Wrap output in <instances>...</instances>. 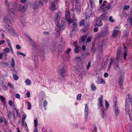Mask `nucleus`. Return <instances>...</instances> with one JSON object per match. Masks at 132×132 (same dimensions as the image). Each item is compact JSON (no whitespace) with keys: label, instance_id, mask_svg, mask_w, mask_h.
<instances>
[{"label":"nucleus","instance_id":"obj_1","mask_svg":"<svg viewBox=\"0 0 132 132\" xmlns=\"http://www.w3.org/2000/svg\"><path fill=\"white\" fill-rule=\"evenodd\" d=\"M3 20L5 26L7 27V29H8V31L10 32L11 31L12 28L10 26L11 23L10 20L5 17L3 18Z\"/></svg>","mask_w":132,"mask_h":132},{"label":"nucleus","instance_id":"obj_2","mask_svg":"<svg viewBox=\"0 0 132 132\" xmlns=\"http://www.w3.org/2000/svg\"><path fill=\"white\" fill-rule=\"evenodd\" d=\"M61 23H62L60 26V25L59 23L57 24V32H59V33L60 31L63 30L65 27V22H62Z\"/></svg>","mask_w":132,"mask_h":132},{"label":"nucleus","instance_id":"obj_3","mask_svg":"<svg viewBox=\"0 0 132 132\" xmlns=\"http://www.w3.org/2000/svg\"><path fill=\"white\" fill-rule=\"evenodd\" d=\"M125 77L123 75H121L118 78V83L120 87L122 89H123V80L124 79Z\"/></svg>","mask_w":132,"mask_h":132},{"label":"nucleus","instance_id":"obj_4","mask_svg":"<svg viewBox=\"0 0 132 132\" xmlns=\"http://www.w3.org/2000/svg\"><path fill=\"white\" fill-rule=\"evenodd\" d=\"M125 111L126 114L129 115L130 120L132 121V110L128 106H126Z\"/></svg>","mask_w":132,"mask_h":132},{"label":"nucleus","instance_id":"obj_5","mask_svg":"<svg viewBox=\"0 0 132 132\" xmlns=\"http://www.w3.org/2000/svg\"><path fill=\"white\" fill-rule=\"evenodd\" d=\"M98 100L100 101V103L99 104V106L101 107H102V109L101 110V111L102 112V114L101 115V116L103 118H104V116L105 115L104 111V108L103 104V100L102 99H100V98H98Z\"/></svg>","mask_w":132,"mask_h":132},{"label":"nucleus","instance_id":"obj_6","mask_svg":"<svg viewBox=\"0 0 132 132\" xmlns=\"http://www.w3.org/2000/svg\"><path fill=\"white\" fill-rule=\"evenodd\" d=\"M116 100L115 102H114V103L115 105V107L114 108V112L115 113V116H118L120 112V110L119 109V107H118L117 106H116V103L117 102V97H115Z\"/></svg>","mask_w":132,"mask_h":132},{"label":"nucleus","instance_id":"obj_7","mask_svg":"<svg viewBox=\"0 0 132 132\" xmlns=\"http://www.w3.org/2000/svg\"><path fill=\"white\" fill-rule=\"evenodd\" d=\"M66 70L63 66L60 72V76L61 77L63 78H64L66 75Z\"/></svg>","mask_w":132,"mask_h":132},{"label":"nucleus","instance_id":"obj_8","mask_svg":"<svg viewBox=\"0 0 132 132\" xmlns=\"http://www.w3.org/2000/svg\"><path fill=\"white\" fill-rule=\"evenodd\" d=\"M89 20H87L86 22V25L85 26L82 31L84 32H86L87 31L89 30Z\"/></svg>","mask_w":132,"mask_h":132},{"label":"nucleus","instance_id":"obj_9","mask_svg":"<svg viewBox=\"0 0 132 132\" xmlns=\"http://www.w3.org/2000/svg\"><path fill=\"white\" fill-rule=\"evenodd\" d=\"M59 0H55L53 3L51 4V6H50V9L52 11H54L55 9V4Z\"/></svg>","mask_w":132,"mask_h":132},{"label":"nucleus","instance_id":"obj_10","mask_svg":"<svg viewBox=\"0 0 132 132\" xmlns=\"http://www.w3.org/2000/svg\"><path fill=\"white\" fill-rule=\"evenodd\" d=\"M38 2V0H36L33 4V6L34 9H38V7H41V6L40 5L39 3Z\"/></svg>","mask_w":132,"mask_h":132},{"label":"nucleus","instance_id":"obj_11","mask_svg":"<svg viewBox=\"0 0 132 132\" xmlns=\"http://www.w3.org/2000/svg\"><path fill=\"white\" fill-rule=\"evenodd\" d=\"M73 27L71 30L72 31H76L78 29V24L77 22H74L72 24Z\"/></svg>","mask_w":132,"mask_h":132},{"label":"nucleus","instance_id":"obj_12","mask_svg":"<svg viewBox=\"0 0 132 132\" xmlns=\"http://www.w3.org/2000/svg\"><path fill=\"white\" fill-rule=\"evenodd\" d=\"M20 19L21 24L24 26L26 23V20L25 18L24 17L23 15H21L20 16Z\"/></svg>","mask_w":132,"mask_h":132},{"label":"nucleus","instance_id":"obj_13","mask_svg":"<svg viewBox=\"0 0 132 132\" xmlns=\"http://www.w3.org/2000/svg\"><path fill=\"white\" fill-rule=\"evenodd\" d=\"M88 19L86 18L84 20L82 19L79 22V26H85L86 25V22L87 20Z\"/></svg>","mask_w":132,"mask_h":132},{"label":"nucleus","instance_id":"obj_14","mask_svg":"<svg viewBox=\"0 0 132 132\" xmlns=\"http://www.w3.org/2000/svg\"><path fill=\"white\" fill-rule=\"evenodd\" d=\"M96 83H97L98 84H104L105 82V80L102 78L100 79L98 78L96 81Z\"/></svg>","mask_w":132,"mask_h":132},{"label":"nucleus","instance_id":"obj_15","mask_svg":"<svg viewBox=\"0 0 132 132\" xmlns=\"http://www.w3.org/2000/svg\"><path fill=\"white\" fill-rule=\"evenodd\" d=\"M75 10L78 14L81 11V8L80 5H75Z\"/></svg>","mask_w":132,"mask_h":132},{"label":"nucleus","instance_id":"obj_16","mask_svg":"<svg viewBox=\"0 0 132 132\" xmlns=\"http://www.w3.org/2000/svg\"><path fill=\"white\" fill-rule=\"evenodd\" d=\"M56 14V16L55 20V21H56L58 22V20L61 19V12L59 11Z\"/></svg>","mask_w":132,"mask_h":132},{"label":"nucleus","instance_id":"obj_17","mask_svg":"<svg viewBox=\"0 0 132 132\" xmlns=\"http://www.w3.org/2000/svg\"><path fill=\"white\" fill-rule=\"evenodd\" d=\"M81 49V47L80 46H75V48L74 49V51L76 53H78L79 51H80Z\"/></svg>","mask_w":132,"mask_h":132},{"label":"nucleus","instance_id":"obj_18","mask_svg":"<svg viewBox=\"0 0 132 132\" xmlns=\"http://www.w3.org/2000/svg\"><path fill=\"white\" fill-rule=\"evenodd\" d=\"M114 68L116 70H119L120 69L119 63H117L116 62H115L114 64Z\"/></svg>","mask_w":132,"mask_h":132},{"label":"nucleus","instance_id":"obj_19","mask_svg":"<svg viewBox=\"0 0 132 132\" xmlns=\"http://www.w3.org/2000/svg\"><path fill=\"white\" fill-rule=\"evenodd\" d=\"M118 32V30L114 29L112 34V37L113 38H115L117 37Z\"/></svg>","mask_w":132,"mask_h":132},{"label":"nucleus","instance_id":"obj_20","mask_svg":"<svg viewBox=\"0 0 132 132\" xmlns=\"http://www.w3.org/2000/svg\"><path fill=\"white\" fill-rule=\"evenodd\" d=\"M8 116L9 119L10 120L12 118H14V115L12 112H9L8 114Z\"/></svg>","mask_w":132,"mask_h":132},{"label":"nucleus","instance_id":"obj_21","mask_svg":"<svg viewBox=\"0 0 132 132\" xmlns=\"http://www.w3.org/2000/svg\"><path fill=\"white\" fill-rule=\"evenodd\" d=\"M107 13H103L100 16L101 18L104 20H106L107 17L106 16V14Z\"/></svg>","mask_w":132,"mask_h":132},{"label":"nucleus","instance_id":"obj_22","mask_svg":"<svg viewBox=\"0 0 132 132\" xmlns=\"http://www.w3.org/2000/svg\"><path fill=\"white\" fill-rule=\"evenodd\" d=\"M87 36L85 35L82 36L81 38V39H80L79 43H81V41L82 42H85V41L86 39Z\"/></svg>","mask_w":132,"mask_h":132},{"label":"nucleus","instance_id":"obj_23","mask_svg":"<svg viewBox=\"0 0 132 132\" xmlns=\"http://www.w3.org/2000/svg\"><path fill=\"white\" fill-rule=\"evenodd\" d=\"M39 99L41 101H43L45 99V97L44 96L42 95L41 93H40L39 95Z\"/></svg>","mask_w":132,"mask_h":132},{"label":"nucleus","instance_id":"obj_24","mask_svg":"<svg viewBox=\"0 0 132 132\" xmlns=\"http://www.w3.org/2000/svg\"><path fill=\"white\" fill-rule=\"evenodd\" d=\"M70 15V12L69 11H67L65 12V19H67L69 18Z\"/></svg>","mask_w":132,"mask_h":132},{"label":"nucleus","instance_id":"obj_25","mask_svg":"<svg viewBox=\"0 0 132 132\" xmlns=\"http://www.w3.org/2000/svg\"><path fill=\"white\" fill-rule=\"evenodd\" d=\"M9 12L10 13H12L13 14H14V13L15 11V7L13 8L10 7H9Z\"/></svg>","mask_w":132,"mask_h":132},{"label":"nucleus","instance_id":"obj_26","mask_svg":"<svg viewBox=\"0 0 132 132\" xmlns=\"http://www.w3.org/2000/svg\"><path fill=\"white\" fill-rule=\"evenodd\" d=\"M22 122V126H24L25 128L26 129H28V127L27 126V124L26 122L25 121H22L21 120Z\"/></svg>","mask_w":132,"mask_h":132},{"label":"nucleus","instance_id":"obj_27","mask_svg":"<svg viewBox=\"0 0 132 132\" xmlns=\"http://www.w3.org/2000/svg\"><path fill=\"white\" fill-rule=\"evenodd\" d=\"M95 43H93L92 44V47L91 49V52H93V53H95Z\"/></svg>","mask_w":132,"mask_h":132},{"label":"nucleus","instance_id":"obj_28","mask_svg":"<svg viewBox=\"0 0 132 132\" xmlns=\"http://www.w3.org/2000/svg\"><path fill=\"white\" fill-rule=\"evenodd\" d=\"M121 48H119L117 51V56H120V55L122 54V52H121Z\"/></svg>","mask_w":132,"mask_h":132},{"label":"nucleus","instance_id":"obj_29","mask_svg":"<svg viewBox=\"0 0 132 132\" xmlns=\"http://www.w3.org/2000/svg\"><path fill=\"white\" fill-rule=\"evenodd\" d=\"M122 16L123 18L124 17L126 18L127 16V14L126 13V12L125 10H123L122 12Z\"/></svg>","mask_w":132,"mask_h":132},{"label":"nucleus","instance_id":"obj_30","mask_svg":"<svg viewBox=\"0 0 132 132\" xmlns=\"http://www.w3.org/2000/svg\"><path fill=\"white\" fill-rule=\"evenodd\" d=\"M91 88L92 89V90L93 91H95L96 89V87L94 85L93 83H92L91 84Z\"/></svg>","mask_w":132,"mask_h":132},{"label":"nucleus","instance_id":"obj_31","mask_svg":"<svg viewBox=\"0 0 132 132\" xmlns=\"http://www.w3.org/2000/svg\"><path fill=\"white\" fill-rule=\"evenodd\" d=\"M38 2L39 3L40 6H41V7L43 6L44 5V3L45 1V0H38Z\"/></svg>","mask_w":132,"mask_h":132},{"label":"nucleus","instance_id":"obj_32","mask_svg":"<svg viewBox=\"0 0 132 132\" xmlns=\"http://www.w3.org/2000/svg\"><path fill=\"white\" fill-rule=\"evenodd\" d=\"M109 32L108 29L105 30V31H104L102 32V35L103 36H105L106 35L109 34Z\"/></svg>","mask_w":132,"mask_h":132},{"label":"nucleus","instance_id":"obj_33","mask_svg":"<svg viewBox=\"0 0 132 132\" xmlns=\"http://www.w3.org/2000/svg\"><path fill=\"white\" fill-rule=\"evenodd\" d=\"M58 51L59 53L64 51V50L62 47H61V45H60L58 46Z\"/></svg>","mask_w":132,"mask_h":132},{"label":"nucleus","instance_id":"obj_34","mask_svg":"<svg viewBox=\"0 0 132 132\" xmlns=\"http://www.w3.org/2000/svg\"><path fill=\"white\" fill-rule=\"evenodd\" d=\"M11 65L13 68H14L15 65V64L14 60L13 58H12V61L11 62Z\"/></svg>","mask_w":132,"mask_h":132},{"label":"nucleus","instance_id":"obj_35","mask_svg":"<svg viewBox=\"0 0 132 132\" xmlns=\"http://www.w3.org/2000/svg\"><path fill=\"white\" fill-rule=\"evenodd\" d=\"M102 24L103 23L102 22V20H100L99 23L96 24H95V27H100L102 26Z\"/></svg>","mask_w":132,"mask_h":132},{"label":"nucleus","instance_id":"obj_36","mask_svg":"<svg viewBox=\"0 0 132 132\" xmlns=\"http://www.w3.org/2000/svg\"><path fill=\"white\" fill-rule=\"evenodd\" d=\"M16 4L14 3H11V5H10V7L13 8L15 7V9L16 8Z\"/></svg>","mask_w":132,"mask_h":132},{"label":"nucleus","instance_id":"obj_37","mask_svg":"<svg viewBox=\"0 0 132 132\" xmlns=\"http://www.w3.org/2000/svg\"><path fill=\"white\" fill-rule=\"evenodd\" d=\"M40 57L41 59L43 61L45 59V56L44 54H40Z\"/></svg>","mask_w":132,"mask_h":132},{"label":"nucleus","instance_id":"obj_38","mask_svg":"<svg viewBox=\"0 0 132 132\" xmlns=\"http://www.w3.org/2000/svg\"><path fill=\"white\" fill-rule=\"evenodd\" d=\"M67 21L68 23L70 24L72 23L73 22V20L71 19L68 18V19Z\"/></svg>","mask_w":132,"mask_h":132},{"label":"nucleus","instance_id":"obj_39","mask_svg":"<svg viewBox=\"0 0 132 132\" xmlns=\"http://www.w3.org/2000/svg\"><path fill=\"white\" fill-rule=\"evenodd\" d=\"M13 77L14 79L15 80H17L19 79V77L16 74H13Z\"/></svg>","mask_w":132,"mask_h":132},{"label":"nucleus","instance_id":"obj_40","mask_svg":"<svg viewBox=\"0 0 132 132\" xmlns=\"http://www.w3.org/2000/svg\"><path fill=\"white\" fill-rule=\"evenodd\" d=\"M25 82L26 84L28 85H30L31 83V81L28 79H26L25 81Z\"/></svg>","mask_w":132,"mask_h":132},{"label":"nucleus","instance_id":"obj_41","mask_svg":"<svg viewBox=\"0 0 132 132\" xmlns=\"http://www.w3.org/2000/svg\"><path fill=\"white\" fill-rule=\"evenodd\" d=\"M123 34L125 37L127 38L129 35V32L126 31H125L123 33Z\"/></svg>","mask_w":132,"mask_h":132},{"label":"nucleus","instance_id":"obj_42","mask_svg":"<svg viewBox=\"0 0 132 132\" xmlns=\"http://www.w3.org/2000/svg\"><path fill=\"white\" fill-rule=\"evenodd\" d=\"M128 20L130 23V25L132 27V16L128 18Z\"/></svg>","mask_w":132,"mask_h":132},{"label":"nucleus","instance_id":"obj_43","mask_svg":"<svg viewBox=\"0 0 132 132\" xmlns=\"http://www.w3.org/2000/svg\"><path fill=\"white\" fill-rule=\"evenodd\" d=\"M33 43L32 44V47L33 49L36 48H37L38 46L36 44V43H35L34 42L32 41Z\"/></svg>","mask_w":132,"mask_h":132},{"label":"nucleus","instance_id":"obj_44","mask_svg":"<svg viewBox=\"0 0 132 132\" xmlns=\"http://www.w3.org/2000/svg\"><path fill=\"white\" fill-rule=\"evenodd\" d=\"M130 7L129 5H126V6H124L123 7V10H128Z\"/></svg>","mask_w":132,"mask_h":132},{"label":"nucleus","instance_id":"obj_45","mask_svg":"<svg viewBox=\"0 0 132 132\" xmlns=\"http://www.w3.org/2000/svg\"><path fill=\"white\" fill-rule=\"evenodd\" d=\"M81 94H78L77 97V100H80L81 99Z\"/></svg>","mask_w":132,"mask_h":132},{"label":"nucleus","instance_id":"obj_46","mask_svg":"<svg viewBox=\"0 0 132 132\" xmlns=\"http://www.w3.org/2000/svg\"><path fill=\"white\" fill-rule=\"evenodd\" d=\"M38 121L37 119H35L34 121L35 126V128H37L38 125Z\"/></svg>","mask_w":132,"mask_h":132},{"label":"nucleus","instance_id":"obj_47","mask_svg":"<svg viewBox=\"0 0 132 132\" xmlns=\"http://www.w3.org/2000/svg\"><path fill=\"white\" fill-rule=\"evenodd\" d=\"M91 65V62L90 61H89L88 62V65H87L86 69L87 70H88L89 69Z\"/></svg>","mask_w":132,"mask_h":132},{"label":"nucleus","instance_id":"obj_48","mask_svg":"<svg viewBox=\"0 0 132 132\" xmlns=\"http://www.w3.org/2000/svg\"><path fill=\"white\" fill-rule=\"evenodd\" d=\"M109 20L110 22H113L114 21V20L112 19V16H110L109 17Z\"/></svg>","mask_w":132,"mask_h":132},{"label":"nucleus","instance_id":"obj_49","mask_svg":"<svg viewBox=\"0 0 132 132\" xmlns=\"http://www.w3.org/2000/svg\"><path fill=\"white\" fill-rule=\"evenodd\" d=\"M56 46L55 45H53V47L50 48V50L52 51H54L56 50Z\"/></svg>","mask_w":132,"mask_h":132},{"label":"nucleus","instance_id":"obj_50","mask_svg":"<svg viewBox=\"0 0 132 132\" xmlns=\"http://www.w3.org/2000/svg\"><path fill=\"white\" fill-rule=\"evenodd\" d=\"M75 2V5H80V0H76Z\"/></svg>","mask_w":132,"mask_h":132},{"label":"nucleus","instance_id":"obj_51","mask_svg":"<svg viewBox=\"0 0 132 132\" xmlns=\"http://www.w3.org/2000/svg\"><path fill=\"white\" fill-rule=\"evenodd\" d=\"M110 62L109 64H110L112 65V63H113L114 62V59L113 58H112V57L110 59Z\"/></svg>","mask_w":132,"mask_h":132},{"label":"nucleus","instance_id":"obj_52","mask_svg":"<svg viewBox=\"0 0 132 132\" xmlns=\"http://www.w3.org/2000/svg\"><path fill=\"white\" fill-rule=\"evenodd\" d=\"M105 106L106 109L108 108L109 106V104L108 102L107 101H105Z\"/></svg>","mask_w":132,"mask_h":132},{"label":"nucleus","instance_id":"obj_53","mask_svg":"<svg viewBox=\"0 0 132 132\" xmlns=\"http://www.w3.org/2000/svg\"><path fill=\"white\" fill-rule=\"evenodd\" d=\"M17 54L18 55H23V56H26V54H25L21 53L19 51H17Z\"/></svg>","mask_w":132,"mask_h":132},{"label":"nucleus","instance_id":"obj_54","mask_svg":"<svg viewBox=\"0 0 132 132\" xmlns=\"http://www.w3.org/2000/svg\"><path fill=\"white\" fill-rule=\"evenodd\" d=\"M32 57H34V59H33L35 61H37V59L36 57V56L35 54H32Z\"/></svg>","mask_w":132,"mask_h":132},{"label":"nucleus","instance_id":"obj_55","mask_svg":"<svg viewBox=\"0 0 132 132\" xmlns=\"http://www.w3.org/2000/svg\"><path fill=\"white\" fill-rule=\"evenodd\" d=\"M0 99L1 100V101L3 102H5V98L2 95L0 96Z\"/></svg>","mask_w":132,"mask_h":132},{"label":"nucleus","instance_id":"obj_56","mask_svg":"<svg viewBox=\"0 0 132 132\" xmlns=\"http://www.w3.org/2000/svg\"><path fill=\"white\" fill-rule=\"evenodd\" d=\"M19 10L20 11L23 12L25 10L23 6L22 7H19Z\"/></svg>","mask_w":132,"mask_h":132},{"label":"nucleus","instance_id":"obj_57","mask_svg":"<svg viewBox=\"0 0 132 132\" xmlns=\"http://www.w3.org/2000/svg\"><path fill=\"white\" fill-rule=\"evenodd\" d=\"M26 117V115L25 114H23L22 117V121H25V120Z\"/></svg>","mask_w":132,"mask_h":132},{"label":"nucleus","instance_id":"obj_58","mask_svg":"<svg viewBox=\"0 0 132 132\" xmlns=\"http://www.w3.org/2000/svg\"><path fill=\"white\" fill-rule=\"evenodd\" d=\"M120 58V56H117L116 57L115 59L116 61L115 62H116L117 63H119V60Z\"/></svg>","mask_w":132,"mask_h":132},{"label":"nucleus","instance_id":"obj_59","mask_svg":"<svg viewBox=\"0 0 132 132\" xmlns=\"http://www.w3.org/2000/svg\"><path fill=\"white\" fill-rule=\"evenodd\" d=\"M88 112L87 104H85V112Z\"/></svg>","mask_w":132,"mask_h":132},{"label":"nucleus","instance_id":"obj_60","mask_svg":"<svg viewBox=\"0 0 132 132\" xmlns=\"http://www.w3.org/2000/svg\"><path fill=\"white\" fill-rule=\"evenodd\" d=\"M92 40V37H88L87 40L86 42L87 43L89 42Z\"/></svg>","mask_w":132,"mask_h":132},{"label":"nucleus","instance_id":"obj_61","mask_svg":"<svg viewBox=\"0 0 132 132\" xmlns=\"http://www.w3.org/2000/svg\"><path fill=\"white\" fill-rule=\"evenodd\" d=\"M12 74H18V71L16 70H15V69H13V72H12Z\"/></svg>","mask_w":132,"mask_h":132},{"label":"nucleus","instance_id":"obj_62","mask_svg":"<svg viewBox=\"0 0 132 132\" xmlns=\"http://www.w3.org/2000/svg\"><path fill=\"white\" fill-rule=\"evenodd\" d=\"M27 105H28V109H30L31 107V105L30 103L29 102H28L27 103Z\"/></svg>","mask_w":132,"mask_h":132},{"label":"nucleus","instance_id":"obj_63","mask_svg":"<svg viewBox=\"0 0 132 132\" xmlns=\"http://www.w3.org/2000/svg\"><path fill=\"white\" fill-rule=\"evenodd\" d=\"M47 104V102L46 100H45L43 102V105L44 107H46V104Z\"/></svg>","mask_w":132,"mask_h":132},{"label":"nucleus","instance_id":"obj_64","mask_svg":"<svg viewBox=\"0 0 132 132\" xmlns=\"http://www.w3.org/2000/svg\"><path fill=\"white\" fill-rule=\"evenodd\" d=\"M90 4L91 5V7H92L94 5V2L93 1H90V2H89Z\"/></svg>","mask_w":132,"mask_h":132}]
</instances>
